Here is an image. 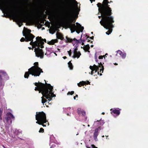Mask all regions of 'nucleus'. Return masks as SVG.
<instances>
[{"label": "nucleus", "instance_id": "nucleus-5", "mask_svg": "<svg viewBox=\"0 0 148 148\" xmlns=\"http://www.w3.org/2000/svg\"><path fill=\"white\" fill-rule=\"evenodd\" d=\"M4 16L5 17L10 16L15 19L19 27H21L23 25V22H26L28 18L27 17H18L16 13L13 11H8L7 15Z\"/></svg>", "mask_w": 148, "mask_h": 148}, {"label": "nucleus", "instance_id": "nucleus-54", "mask_svg": "<svg viewBox=\"0 0 148 148\" xmlns=\"http://www.w3.org/2000/svg\"><path fill=\"white\" fill-rule=\"evenodd\" d=\"M76 32H77V33H78V34H79V32H80V31H79V30H78V31H77V30H76Z\"/></svg>", "mask_w": 148, "mask_h": 148}, {"label": "nucleus", "instance_id": "nucleus-29", "mask_svg": "<svg viewBox=\"0 0 148 148\" xmlns=\"http://www.w3.org/2000/svg\"><path fill=\"white\" fill-rule=\"evenodd\" d=\"M21 133V132L19 130L17 129H15L14 131V133L16 135H19Z\"/></svg>", "mask_w": 148, "mask_h": 148}, {"label": "nucleus", "instance_id": "nucleus-50", "mask_svg": "<svg viewBox=\"0 0 148 148\" xmlns=\"http://www.w3.org/2000/svg\"><path fill=\"white\" fill-rule=\"evenodd\" d=\"M81 40V42H84L85 41V40L84 39H82V40Z\"/></svg>", "mask_w": 148, "mask_h": 148}, {"label": "nucleus", "instance_id": "nucleus-21", "mask_svg": "<svg viewBox=\"0 0 148 148\" xmlns=\"http://www.w3.org/2000/svg\"><path fill=\"white\" fill-rule=\"evenodd\" d=\"M24 29H25L26 30L25 32H24V34H30V35H32V34L31 33V30L26 28L25 27H24Z\"/></svg>", "mask_w": 148, "mask_h": 148}, {"label": "nucleus", "instance_id": "nucleus-20", "mask_svg": "<svg viewBox=\"0 0 148 148\" xmlns=\"http://www.w3.org/2000/svg\"><path fill=\"white\" fill-rule=\"evenodd\" d=\"M81 55V53L79 51H78L74 53V55L72 57L73 58H78Z\"/></svg>", "mask_w": 148, "mask_h": 148}, {"label": "nucleus", "instance_id": "nucleus-48", "mask_svg": "<svg viewBox=\"0 0 148 148\" xmlns=\"http://www.w3.org/2000/svg\"><path fill=\"white\" fill-rule=\"evenodd\" d=\"M2 115H0V122L2 120V118L1 117Z\"/></svg>", "mask_w": 148, "mask_h": 148}, {"label": "nucleus", "instance_id": "nucleus-36", "mask_svg": "<svg viewBox=\"0 0 148 148\" xmlns=\"http://www.w3.org/2000/svg\"><path fill=\"white\" fill-rule=\"evenodd\" d=\"M26 38H25L23 37H22V38L21 39H20V41L21 42H24V41H26Z\"/></svg>", "mask_w": 148, "mask_h": 148}, {"label": "nucleus", "instance_id": "nucleus-12", "mask_svg": "<svg viewBox=\"0 0 148 148\" xmlns=\"http://www.w3.org/2000/svg\"><path fill=\"white\" fill-rule=\"evenodd\" d=\"M51 86L53 88L52 89V90H50V88H49L50 87L49 86V88L48 89V94H47V96H48L49 98L48 99H48V100L49 101H51L52 100L53 97H56V95L53 94V87Z\"/></svg>", "mask_w": 148, "mask_h": 148}, {"label": "nucleus", "instance_id": "nucleus-3", "mask_svg": "<svg viewBox=\"0 0 148 148\" xmlns=\"http://www.w3.org/2000/svg\"><path fill=\"white\" fill-rule=\"evenodd\" d=\"M109 3L108 0H103L102 3H98L97 4V7L99 8L98 10L99 12L101 14V16H98L99 18H100L101 17L102 18V19L101 21H103V17H105L104 16L103 14H105V16H107V13L108 12H111V14L110 15V16L113 17L112 16V10L111 8L110 7V5H108V3Z\"/></svg>", "mask_w": 148, "mask_h": 148}, {"label": "nucleus", "instance_id": "nucleus-47", "mask_svg": "<svg viewBox=\"0 0 148 148\" xmlns=\"http://www.w3.org/2000/svg\"><path fill=\"white\" fill-rule=\"evenodd\" d=\"M90 84V82H89L88 81H87V82H86V85L88 84Z\"/></svg>", "mask_w": 148, "mask_h": 148}, {"label": "nucleus", "instance_id": "nucleus-24", "mask_svg": "<svg viewBox=\"0 0 148 148\" xmlns=\"http://www.w3.org/2000/svg\"><path fill=\"white\" fill-rule=\"evenodd\" d=\"M99 64V67H101V69H100V72H101V73H103V71L104 69V68L103 66V65L101 62H100L99 63H98Z\"/></svg>", "mask_w": 148, "mask_h": 148}, {"label": "nucleus", "instance_id": "nucleus-16", "mask_svg": "<svg viewBox=\"0 0 148 148\" xmlns=\"http://www.w3.org/2000/svg\"><path fill=\"white\" fill-rule=\"evenodd\" d=\"M110 111H111V113H112V112L114 114H116V115H119L120 113V110L119 108L115 109H110Z\"/></svg>", "mask_w": 148, "mask_h": 148}, {"label": "nucleus", "instance_id": "nucleus-22", "mask_svg": "<svg viewBox=\"0 0 148 148\" xmlns=\"http://www.w3.org/2000/svg\"><path fill=\"white\" fill-rule=\"evenodd\" d=\"M31 73L32 72L31 70H30L29 69H28V71L26 72L25 73L24 77L25 78H28L29 77V74L32 75Z\"/></svg>", "mask_w": 148, "mask_h": 148}, {"label": "nucleus", "instance_id": "nucleus-17", "mask_svg": "<svg viewBox=\"0 0 148 148\" xmlns=\"http://www.w3.org/2000/svg\"><path fill=\"white\" fill-rule=\"evenodd\" d=\"M56 35L57 38L60 39L61 40H64L63 35L62 33H56Z\"/></svg>", "mask_w": 148, "mask_h": 148}, {"label": "nucleus", "instance_id": "nucleus-64", "mask_svg": "<svg viewBox=\"0 0 148 148\" xmlns=\"http://www.w3.org/2000/svg\"><path fill=\"white\" fill-rule=\"evenodd\" d=\"M108 2H109V3H108V4L109 3H111V2H112V1H110V2H109L108 1Z\"/></svg>", "mask_w": 148, "mask_h": 148}, {"label": "nucleus", "instance_id": "nucleus-4", "mask_svg": "<svg viewBox=\"0 0 148 148\" xmlns=\"http://www.w3.org/2000/svg\"><path fill=\"white\" fill-rule=\"evenodd\" d=\"M44 81L46 82L45 80ZM38 84L39 86H37V87H35V90L38 91L39 93L41 92L46 99H48L49 98L47 95L48 93V92H49L48 89L49 88V86H50V90H52L53 88L51 86V85L50 84L47 83L46 82H45V84H44L39 82Z\"/></svg>", "mask_w": 148, "mask_h": 148}, {"label": "nucleus", "instance_id": "nucleus-9", "mask_svg": "<svg viewBox=\"0 0 148 148\" xmlns=\"http://www.w3.org/2000/svg\"><path fill=\"white\" fill-rule=\"evenodd\" d=\"M9 78L6 72L3 71H0V88H3L5 85L4 80H7Z\"/></svg>", "mask_w": 148, "mask_h": 148}, {"label": "nucleus", "instance_id": "nucleus-55", "mask_svg": "<svg viewBox=\"0 0 148 148\" xmlns=\"http://www.w3.org/2000/svg\"><path fill=\"white\" fill-rule=\"evenodd\" d=\"M39 25H40V27H42V25H42V24H39Z\"/></svg>", "mask_w": 148, "mask_h": 148}, {"label": "nucleus", "instance_id": "nucleus-6", "mask_svg": "<svg viewBox=\"0 0 148 148\" xmlns=\"http://www.w3.org/2000/svg\"><path fill=\"white\" fill-rule=\"evenodd\" d=\"M36 119L37 121L36 123L42 125L43 127H46V124H45L48 121L46 119L45 114L43 111L36 112Z\"/></svg>", "mask_w": 148, "mask_h": 148}, {"label": "nucleus", "instance_id": "nucleus-19", "mask_svg": "<svg viewBox=\"0 0 148 148\" xmlns=\"http://www.w3.org/2000/svg\"><path fill=\"white\" fill-rule=\"evenodd\" d=\"M58 41L57 39H53L50 41H48L47 43L49 45H54L55 43L58 42Z\"/></svg>", "mask_w": 148, "mask_h": 148}, {"label": "nucleus", "instance_id": "nucleus-59", "mask_svg": "<svg viewBox=\"0 0 148 148\" xmlns=\"http://www.w3.org/2000/svg\"><path fill=\"white\" fill-rule=\"evenodd\" d=\"M84 45V42H82V45Z\"/></svg>", "mask_w": 148, "mask_h": 148}, {"label": "nucleus", "instance_id": "nucleus-15", "mask_svg": "<svg viewBox=\"0 0 148 148\" xmlns=\"http://www.w3.org/2000/svg\"><path fill=\"white\" fill-rule=\"evenodd\" d=\"M66 40H65V42L66 43L67 42H70V43H71L73 44H75V43H74L73 42V41H76V43H78L79 42V40H77L76 38H74L73 39H71L70 38H68L67 36L66 37Z\"/></svg>", "mask_w": 148, "mask_h": 148}, {"label": "nucleus", "instance_id": "nucleus-23", "mask_svg": "<svg viewBox=\"0 0 148 148\" xmlns=\"http://www.w3.org/2000/svg\"><path fill=\"white\" fill-rule=\"evenodd\" d=\"M92 66L93 67V70L95 71V72L96 73L97 72H98L97 73L98 74H99V71H99V66H97L95 64H94Z\"/></svg>", "mask_w": 148, "mask_h": 148}, {"label": "nucleus", "instance_id": "nucleus-8", "mask_svg": "<svg viewBox=\"0 0 148 148\" xmlns=\"http://www.w3.org/2000/svg\"><path fill=\"white\" fill-rule=\"evenodd\" d=\"M34 65L29 69L32 72L31 74L32 75L35 77L39 76L41 73H43L42 69L40 68L39 67L38 63V62H35L34 63Z\"/></svg>", "mask_w": 148, "mask_h": 148}, {"label": "nucleus", "instance_id": "nucleus-28", "mask_svg": "<svg viewBox=\"0 0 148 148\" xmlns=\"http://www.w3.org/2000/svg\"><path fill=\"white\" fill-rule=\"evenodd\" d=\"M44 97H45L46 99V98L45 97L42 95V97H41L42 103L43 104L45 103L47 101V100Z\"/></svg>", "mask_w": 148, "mask_h": 148}, {"label": "nucleus", "instance_id": "nucleus-14", "mask_svg": "<svg viewBox=\"0 0 148 148\" xmlns=\"http://www.w3.org/2000/svg\"><path fill=\"white\" fill-rule=\"evenodd\" d=\"M23 36L25 37L26 39V42H27L31 40H32L35 36L32 34V35L30 34H24V31L23 32Z\"/></svg>", "mask_w": 148, "mask_h": 148}, {"label": "nucleus", "instance_id": "nucleus-61", "mask_svg": "<svg viewBox=\"0 0 148 148\" xmlns=\"http://www.w3.org/2000/svg\"><path fill=\"white\" fill-rule=\"evenodd\" d=\"M101 114H102L104 115V114H105V113H104V112H102V113H101Z\"/></svg>", "mask_w": 148, "mask_h": 148}, {"label": "nucleus", "instance_id": "nucleus-56", "mask_svg": "<svg viewBox=\"0 0 148 148\" xmlns=\"http://www.w3.org/2000/svg\"><path fill=\"white\" fill-rule=\"evenodd\" d=\"M114 65H118V64L116 63H114Z\"/></svg>", "mask_w": 148, "mask_h": 148}, {"label": "nucleus", "instance_id": "nucleus-7", "mask_svg": "<svg viewBox=\"0 0 148 148\" xmlns=\"http://www.w3.org/2000/svg\"><path fill=\"white\" fill-rule=\"evenodd\" d=\"M30 43V45H32V49L35 48L34 51L36 54V56L38 57H40V58H43L44 56V53L42 49H40L39 47V44L37 40L33 42L32 40H31Z\"/></svg>", "mask_w": 148, "mask_h": 148}, {"label": "nucleus", "instance_id": "nucleus-11", "mask_svg": "<svg viewBox=\"0 0 148 148\" xmlns=\"http://www.w3.org/2000/svg\"><path fill=\"white\" fill-rule=\"evenodd\" d=\"M36 39L38 41V42L39 44V48H40V47L41 48H43L44 47L43 45L44 44L43 41H44L45 42H46L47 41L46 39H42L41 37L39 36L36 37Z\"/></svg>", "mask_w": 148, "mask_h": 148}, {"label": "nucleus", "instance_id": "nucleus-57", "mask_svg": "<svg viewBox=\"0 0 148 148\" xmlns=\"http://www.w3.org/2000/svg\"><path fill=\"white\" fill-rule=\"evenodd\" d=\"M29 49H32V50H33V49L32 48H31V47H28Z\"/></svg>", "mask_w": 148, "mask_h": 148}, {"label": "nucleus", "instance_id": "nucleus-2", "mask_svg": "<svg viewBox=\"0 0 148 148\" xmlns=\"http://www.w3.org/2000/svg\"><path fill=\"white\" fill-rule=\"evenodd\" d=\"M107 13V16H105V14H103L104 16H106L103 17V21H100V23L101 25L103 26L104 28L108 29V30L106 33L108 35L110 34L112 31V28L114 26L113 23L114 22V18L113 17L110 16L111 12H108Z\"/></svg>", "mask_w": 148, "mask_h": 148}, {"label": "nucleus", "instance_id": "nucleus-42", "mask_svg": "<svg viewBox=\"0 0 148 148\" xmlns=\"http://www.w3.org/2000/svg\"><path fill=\"white\" fill-rule=\"evenodd\" d=\"M3 112V108L0 109V115H2Z\"/></svg>", "mask_w": 148, "mask_h": 148}, {"label": "nucleus", "instance_id": "nucleus-25", "mask_svg": "<svg viewBox=\"0 0 148 148\" xmlns=\"http://www.w3.org/2000/svg\"><path fill=\"white\" fill-rule=\"evenodd\" d=\"M90 48V47L89 45L88 44L86 45H84V46L83 49L86 51L90 52V51H89Z\"/></svg>", "mask_w": 148, "mask_h": 148}, {"label": "nucleus", "instance_id": "nucleus-33", "mask_svg": "<svg viewBox=\"0 0 148 148\" xmlns=\"http://www.w3.org/2000/svg\"><path fill=\"white\" fill-rule=\"evenodd\" d=\"M74 93V91H69L67 93V95H72Z\"/></svg>", "mask_w": 148, "mask_h": 148}, {"label": "nucleus", "instance_id": "nucleus-38", "mask_svg": "<svg viewBox=\"0 0 148 148\" xmlns=\"http://www.w3.org/2000/svg\"><path fill=\"white\" fill-rule=\"evenodd\" d=\"M67 52H68V53L69 54V56H71V54H72L71 50L70 49L69 51H68Z\"/></svg>", "mask_w": 148, "mask_h": 148}, {"label": "nucleus", "instance_id": "nucleus-13", "mask_svg": "<svg viewBox=\"0 0 148 148\" xmlns=\"http://www.w3.org/2000/svg\"><path fill=\"white\" fill-rule=\"evenodd\" d=\"M101 127L99 126L98 128H96L93 134V138L95 141H97V136L99 134V131L101 130Z\"/></svg>", "mask_w": 148, "mask_h": 148}, {"label": "nucleus", "instance_id": "nucleus-30", "mask_svg": "<svg viewBox=\"0 0 148 148\" xmlns=\"http://www.w3.org/2000/svg\"><path fill=\"white\" fill-rule=\"evenodd\" d=\"M68 65L69 66V68L70 69H73V66L72 63H71V61H70L68 63Z\"/></svg>", "mask_w": 148, "mask_h": 148}, {"label": "nucleus", "instance_id": "nucleus-46", "mask_svg": "<svg viewBox=\"0 0 148 148\" xmlns=\"http://www.w3.org/2000/svg\"><path fill=\"white\" fill-rule=\"evenodd\" d=\"M0 2L2 3H4L5 2V0H0Z\"/></svg>", "mask_w": 148, "mask_h": 148}, {"label": "nucleus", "instance_id": "nucleus-34", "mask_svg": "<svg viewBox=\"0 0 148 148\" xmlns=\"http://www.w3.org/2000/svg\"><path fill=\"white\" fill-rule=\"evenodd\" d=\"M120 55L123 58H124L126 57V54L122 53V54H121Z\"/></svg>", "mask_w": 148, "mask_h": 148}, {"label": "nucleus", "instance_id": "nucleus-62", "mask_svg": "<svg viewBox=\"0 0 148 148\" xmlns=\"http://www.w3.org/2000/svg\"><path fill=\"white\" fill-rule=\"evenodd\" d=\"M73 98H74V100H75L76 99V97L75 96Z\"/></svg>", "mask_w": 148, "mask_h": 148}, {"label": "nucleus", "instance_id": "nucleus-51", "mask_svg": "<svg viewBox=\"0 0 148 148\" xmlns=\"http://www.w3.org/2000/svg\"><path fill=\"white\" fill-rule=\"evenodd\" d=\"M44 20H42L41 21V23L44 24Z\"/></svg>", "mask_w": 148, "mask_h": 148}, {"label": "nucleus", "instance_id": "nucleus-40", "mask_svg": "<svg viewBox=\"0 0 148 148\" xmlns=\"http://www.w3.org/2000/svg\"><path fill=\"white\" fill-rule=\"evenodd\" d=\"M77 48H75L73 50V53H75V52H77L78 51H77Z\"/></svg>", "mask_w": 148, "mask_h": 148}, {"label": "nucleus", "instance_id": "nucleus-32", "mask_svg": "<svg viewBox=\"0 0 148 148\" xmlns=\"http://www.w3.org/2000/svg\"><path fill=\"white\" fill-rule=\"evenodd\" d=\"M89 68L90 69L92 70L91 72V74L92 75L94 73V72H93V71H95L94 70V69H93V66H90V67H89Z\"/></svg>", "mask_w": 148, "mask_h": 148}, {"label": "nucleus", "instance_id": "nucleus-18", "mask_svg": "<svg viewBox=\"0 0 148 148\" xmlns=\"http://www.w3.org/2000/svg\"><path fill=\"white\" fill-rule=\"evenodd\" d=\"M78 113L79 116H85L86 115L85 112L83 110H78Z\"/></svg>", "mask_w": 148, "mask_h": 148}, {"label": "nucleus", "instance_id": "nucleus-35", "mask_svg": "<svg viewBox=\"0 0 148 148\" xmlns=\"http://www.w3.org/2000/svg\"><path fill=\"white\" fill-rule=\"evenodd\" d=\"M44 132V129L42 128H40L39 131V132L40 133L42 132L43 133Z\"/></svg>", "mask_w": 148, "mask_h": 148}, {"label": "nucleus", "instance_id": "nucleus-1", "mask_svg": "<svg viewBox=\"0 0 148 148\" xmlns=\"http://www.w3.org/2000/svg\"><path fill=\"white\" fill-rule=\"evenodd\" d=\"M72 0L76 5L75 8H72L69 11L67 14L68 18L66 22L69 27L71 28V32L73 33L76 30L77 26L74 23L73 24L72 23H74L78 18L80 9L78 7L77 2L75 0Z\"/></svg>", "mask_w": 148, "mask_h": 148}, {"label": "nucleus", "instance_id": "nucleus-37", "mask_svg": "<svg viewBox=\"0 0 148 148\" xmlns=\"http://www.w3.org/2000/svg\"><path fill=\"white\" fill-rule=\"evenodd\" d=\"M95 61L96 62H98V60L97 58V57L96 54L95 53Z\"/></svg>", "mask_w": 148, "mask_h": 148}, {"label": "nucleus", "instance_id": "nucleus-10", "mask_svg": "<svg viewBox=\"0 0 148 148\" xmlns=\"http://www.w3.org/2000/svg\"><path fill=\"white\" fill-rule=\"evenodd\" d=\"M12 119H14V116L10 112L7 113L6 114V116L5 117L4 120V122H6L8 124L6 125V127H8L9 125L12 124Z\"/></svg>", "mask_w": 148, "mask_h": 148}, {"label": "nucleus", "instance_id": "nucleus-63", "mask_svg": "<svg viewBox=\"0 0 148 148\" xmlns=\"http://www.w3.org/2000/svg\"><path fill=\"white\" fill-rule=\"evenodd\" d=\"M91 47H93V45H91Z\"/></svg>", "mask_w": 148, "mask_h": 148}, {"label": "nucleus", "instance_id": "nucleus-27", "mask_svg": "<svg viewBox=\"0 0 148 148\" xmlns=\"http://www.w3.org/2000/svg\"><path fill=\"white\" fill-rule=\"evenodd\" d=\"M76 24L77 25H79L78 27L80 28V32H82L83 29H84V27L83 26L82 27V25H80V24H79V23H76Z\"/></svg>", "mask_w": 148, "mask_h": 148}, {"label": "nucleus", "instance_id": "nucleus-41", "mask_svg": "<svg viewBox=\"0 0 148 148\" xmlns=\"http://www.w3.org/2000/svg\"><path fill=\"white\" fill-rule=\"evenodd\" d=\"M105 56H100L99 57V59H102L103 58V57H104Z\"/></svg>", "mask_w": 148, "mask_h": 148}, {"label": "nucleus", "instance_id": "nucleus-53", "mask_svg": "<svg viewBox=\"0 0 148 148\" xmlns=\"http://www.w3.org/2000/svg\"><path fill=\"white\" fill-rule=\"evenodd\" d=\"M71 109V107H68V108H67V110H70Z\"/></svg>", "mask_w": 148, "mask_h": 148}, {"label": "nucleus", "instance_id": "nucleus-45", "mask_svg": "<svg viewBox=\"0 0 148 148\" xmlns=\"http://www.w3.org/2000/svg\"><path fill=\"white\" fill-rule=\"evenodd\" d=\"M89 38V36H88L86 39V40H87V42H89L90 41V40L88 38Z\"/></svg>", "mask_w": 148, "mask_h": 148}, {"label": "nucleus", "instance_id": "nucleus-58", "mask_svg": "<svg viewBox=\"0 0 148 148\" xmlns=\"http://www.w3.org/2000/svg\"><path fill=\"white\" fill-rule=\"evenodd\" d=\"M75 97H78V95H76Z\"/></svg>", "mask_w": 148, "mask_h": 148}, {"label": "nucleus", "instance_id": "nucleus-43", "mask_svg": "<svg viewBox=\"0 0 148 148\" xmlns=\"http://www.w3.org/2000/svg\"><path fill=\"white\" fill-rule=\"evenodd\" d=\"M34 84L36 86H39L38 82V83L35 82Z\"/></svg>", "mask_w": 148, "mask_h": 148}, {"label": "nucleus", "instance_id": "nucleus-26", "mask_svg": "<svg viewBox=\"0 0 148 148\" xmlns=\"http://www.w3.org/2000/svg\"><path fill=\"white\" fill-rule=\"evenodd\" d=\"M86 82L82 81L80 82L79 83L77 84V85L79 87H81L82 86H84L86 85Z\"/></svg>", "mask_w": 148, "mask_h": 148}, {"label": "nucleus", "instance_id": "nucleus-52", "mask_svg": "<svg viewBox=\"0 0 148 148\" xmlns=\"http://www.w3.org/2000/svg\"><path fill=\"white\" fill-rule=\"evenodd\" d=\"M63 58L64 59H66L67 58V57L66 56H65L63 57Z\"/></svg>", "mask_w": 148, "mask_h": 148}, {"label": "nucleus", "instance_id": "nucleus-49", "mask_svg": "<svg viewBox=\"0 0 148 148\" xmlns=\"http://www.w3.org/2000/svg\"><path fill=\"white\" fill-rule=\"evenodd\" d=\"M94 38V37L93 36H92V37H89V38L90 39H93Z\"/></svg>", "mask_w": 148, "mask_h": 148}, {"label": "nucleus", "instance_id": "nucleus-39", "mask_svg": "<svg viewBox=\"0 0 148 148\" xmlns=\"http://www.w3.org/2000/svg\"><path fill=\"white\" fill-rule=\"evenodd\" d=\"M122 51L119 50H118L117 51V53L119 54L120 55H121V54H122Z\"/></svg>", "mask_w": 148, "mask_h": 148}, {"label": "nucleus", "instance_id": "nucleus-44", "mask_svg": "<svg viewBox=\"0 0 148 148\" xmlns=\"http://www.w3.org/2000/svg\"><path fill=\"white\" fill-rule=\"evenodd\" d=\"M91 147L92 148H98L97 147H95V146L93 144L91 145Z\"/></svg>", "mask_w": 148, "mask_h": 148}, {"label": "nucleus", "instance_id": "nucleus-31", "mask_svg": "<svg viewBox=\"0 0 148 148\" xmlns=\"http://www.w3.org/2000/svg\"><path fill=\"white\" fill-rule=\"evenodd\" d=\"M99 122L100 123V125H103L105 123L103 121L101 120V119H100L99 120H97L96 121H95V122Z\"/></svg>", "mask_w": 148, "mask_h": 148}, {"label": "nucleus", "instance_id": "nucleus-60", "mask_svg": "<svg viewBox=\"0 0 148 148\" xmlns=\"http://www.w3.org/2000/svg\"><path fill=\"white\" fill-rule=\"evenodd\" d=\"M66 114L68 116H70V115L69 114V113H67Z\"/></svg>", "mask_w": 148, "mask_h": 148}]
</instances>
